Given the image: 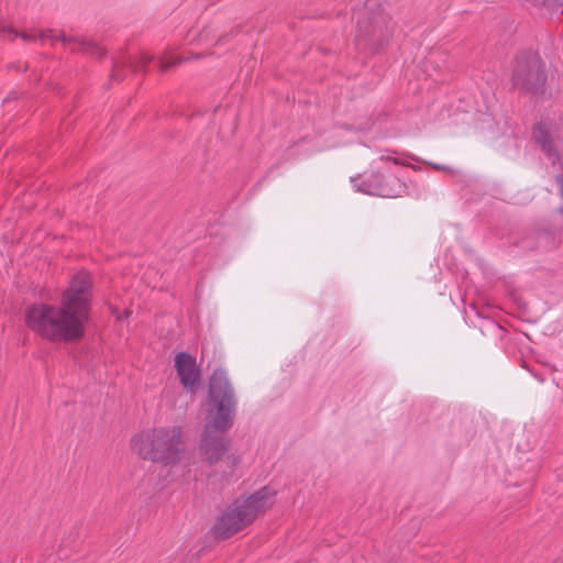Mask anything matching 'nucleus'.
Masks as SVG:
<instances>
[{"label": "nucleus", "instance_id": "nucleus-1", "mask_svg": "<svg viewBox=\"0 0 563 563\" xmlns=\"http://www.w3.org/2000/svg\"><path fill=\"white\" fill-rule=\"evenodd\" d=\"M90 308L91 278L81 271L64 290L59 305L31 306L25 311V323L31 331L49 342H74L85 334Z\"/></svg>", "mask_w": 563, "mask_h": 563}, {"label": "nucleus", "instance_id": "nucleus-2", "mask_svg": "<svg viewBox=\"0 0 563 563\" xmlns=\"http://www.w3.org/2000/svg\"><path fill=\"white\" fill-rule=\"evenodd\" d=\"M236 401L225 371L216 369L209 383L206 424L199 451L209 465L219 462L228 451L224 433L233 426Z\"/></svg>", "mask_w": 563, "mask_h": 563}, {"label": "nucleus", "instance_id": "nucleus-3", "mask_svg": "<svg viewBox=\"0 0 563 563\" xmlns=\"http://www.w3.org/2000/svg\"><path fill=\"white\" fill-rule=\"evenodd\" d=\"M130 450L142 460L175 466L185 454L180 427H151L140 430L130 440Z\"/></svg>", "mask_w": 563, "mask_h": 563}, {"label": "nucleus", "instance_id": "nucleus-4", "mask_svg": "<svg viewBox=\"0 0 563 563\" xmlns=\"http://www.w3.org/2000/svg\"><path fill=\"white\" fill-rule=\"evenodd\" d=\"M393 11L389 0H367L365 12L356 26L357 45L375 52L384 49L399 31Z\"/></svg>", "mask_w": 563, "mask_h": 563}, {"label": "nucleus", "instance_id": "nucleus-5", "mask_svg": "<svg viewBox=\"0 0 563 563\" xmlns=\"http://www.w3.org/2000/svg\"><path fill=\"white\" fill-rule=\"evenodd\" d=\"M0 36L7 40H14L16 37H21L24 42H34L40 41L42 43L51 42H62L66 47L75 48L78 46L80 49L90 53L91 55L102 56L103 49L98 47L97 44L92 43L89 40L77 37V36H68L63 32H57L53 30H38L32 29L30 31L18 32L11 26H2L0 27Z\"/></svg>", "mask_w": 563, "mask_h": 563}, {"label": "nucleus", "instance_id": "nucleus-6", "mask_svg": "<svg viewBox=\"0 0 563 563\" xmlns=\"http://www.w3.org/2000/svg\"><path fill=\"white\" fill-rule=\"evenodd\" d=\"M544 78L543 63L534 52H522L515 59L512 82L525 90H532Z\"/></svg>", "mask_w": 563, "mask_h": 563}, {"label": "nucleus", "instance_id": "nucleus-7", "mask_svg": "<svg viewBox=\"0 0 563 563\" xmlns=\"http://www.w3.org/2000/svg\"><path fill=\"white\" fill-rule=\"evenodd\" d=\"M251 525L239 500H234L214 526V533L222 539L229 538Z\"/></svg>", "mask_w": 563, "mask_h": 563}, {"label": "nucleus", "instance_id": "nucleus-8", "mask_svg": "<svg viewBox=\"0 0 563 563\" xmlns=\"http://www.w3.org/2000/svg\"><path fill=\"white\" fill-rule=\"evenodd\" d=\"M353 187L356 191L366 194L369 196H379L384 198H395L400 196L405 191V186L398 180L397 189L389 187L385 184L384 176L379 173H374L367 178L355 177L351 178Z\"/></svg>", "mask_w": 563, "mask_h": 563}, {"label": "nucleus", "instance_id": "nucleus-9", "mask_svg": "<svg viewBox=\"0 0 563 563\" xmlns=\"http://www.w3.org/2000/svg\"><path fill=\"white\" fill-rule=\"evenodd\" d=\"M276 492L271 487H263L246 498L238 499L251 523L275 504Z\"/></svg>", "mask_w": 563, "mask_h": 563}, {"label": "nucleus", "instance_id": "nucleus-10", "mask_svg": "<svg viewBox=\"0 0 563 563\" xmlns=\"http://www.w3.org/2000/svg\"><path fill=\"white\" fill-rule=\"evenodd\" d=\"M533 135L551 165L563 169V143L555 142L551 132L543 125L537 126Z\"/></svg>", "mask_w": 563, "mask_h": 563}, {"label": "nucleus", "instance_id": "nucleus-11", "mask_svg": "<svg viewBox=\"0 0 563 563\" xmlns=\"http://www.w3.org/2000/svg\"><path fill=\"white\" fill-rule=\"evenodd\" d=\"M175 367L184 387L192 388L197 384L199 369L195 357L186 352H180L175 356Z\"/></svg>", "mask_w": 563, "mask_h": 563}, {"label": "nucleus", "instance_id": "nucleus-12", "mask_svg": "<svg viewBox=\"0 0 563 563\" xmlns=\"http://www.w3.org/2000/svg\"><path fill=\"white\" fill-rule=\"evenodd\" d=\"M183 62L181 58L175 57L173 55L166 54L164 55L158 63L161 71H167L172 67L180 64Z\"/></svg>", "mask_w": 563, "mask_h": 563}, {"label": "nucleus", "instance_id": "nucleus-13", "mask_svg": "<svg viewBox=\"0 0 563 563\" xmlns=\"http://www.w3.org/2000/svg\"><path fill=\"white\" fill-rule=\"evenodd\" d=\"M379 159H380L382 162H391V163H394V164H396V165H400V164H402V162H401L399 158L394 157V156H391V155H389V154H383V155H380Z\"/></svg>", "mask_w": 563, "mask_h": 563}, {"label": "nucleus", "instance_id": "nucleus-14", "mask_svg": "<svg viewBox=\"0 0 563 563\" xmlns=\"http://www.w3.org/2000/svg\"><path fill=\"white\" fill-rule=\"evenodd\" d=\"M140 63L141 65L140 66H136L135 70H141L143 67H145L146 65H148L151 63V57L143 54L141 57H140Z\"/></svg>", "mask_w": 563, "mask_h": 563}, {"label": "nucleus", "instance_id": "nucleus-15", "mask_svg": "<svg viewBox=\"0 0 563 563\" xmlns=\"http://www.w3.org/2000/svg\"><path fill=\"white\" fill-rule=\"evenodd\" d=\"M128 314H129V312H128V311H125V312H124V318H125V317H128ZM118 319H119V320L123 319V316L118 314Z\"/></svg>", "mask_w": 563, "mask_h": 563}]
</instances>
